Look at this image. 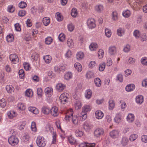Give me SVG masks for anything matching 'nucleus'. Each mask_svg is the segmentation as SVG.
Returning <instances> with one entry per match:
<instances>
[{"mask_svg": "<svg viewBox=\"0 0 147 147\" xmlns=\"http://www.w3.org/2000/svg\"><path fill=\"white\" fill-rule=\"evenodd\" d=\"M105 35L108 37H110L111 36V30L108 29H105Z\"/></svg>", "mask_w": 147, "mask_h": 147, "instance_id": "49", "label": "nucleus"}, {"mask_svg": "<svg viewBox=\"0 0 147 147\" xmlns=\"http://www.w3.org/2000/svg\"><path fill=\"white\" fill-rule=\"evenodd\" d=\"M128 141V140L127 138L124 137L122 139L121 143L123 146H125L127 144Z\"/></svg>", "mask_w": 147, "mask_h": 147, "instance_id": "38", "label": "nucleus"}, {"mask_svg": "<svg viewBox=\"0 0 147 147\" xmlns=\"http://www.w3.org/2000/svg\"><path fill=\"white\" fill-rule=\"evenodd\" d=\"M18 107L19 109L22 110H24L26 108L24 104L20 102L18 103Z\"/></svg>", "mask_w": 147, "mask_h": 147, "instance_id": "50", "label": "nucleus"}, {"mask_svg": "<svg viewBox=\"0 0 147 147\" xmlns=\"http://www.w3.org/2000/svg\"><path fill=\"white\" fill-rule=\"evenodd\" d=\"M67 44L69 47L72 48L74 46V43L73 42L72 39L68 38L67 41Z\"/></svg>", "mask_w": 147, "mask_h": 147, "instance_id": "25", "label": "nucleus"}, {"mask_svg": "<svg viewBox=\"0 0 147 147\" xmlns=\"http://www.w3.org/2000/svg\"><path fill=\"white\" fill-rule=\"evenodd\" d=\"M52 39L50 37H48L45 39V43L47 45H49L52 42Z\"/></svg>", "mask_w": 147, "mask_h": 147, "instance_id": "44", "label": "nucleus"}, {"mask_svg": "<svg viewBox=\"0 0 147 147\" xmlns=\"http://www.w3.org/2000/svg\"><path fill=\"white\" fill-rule=\"evenodd\" d=\"M109 109L110 110H112L115 107V103L113 100H110L109 102Z\"/></svg>", "mask_w": 147, "mask_h": 147, "instance_id": "27", "label": "nucleus"}, {"mask_svg": "<svg viewBox=\"0 0 147 147\" xmlns=\"http://www.w3.org/2000/svg\"><path fill=\"white\" fill-rule=\"evenodd\" d=\"M71 14L72 17H76L78 14L77 9L76 8H73L71 10Z\"/></svg>", "mask_w": 147, "mask_h": 147, "instance_id": "36", "label": "nucleus"}, {"mask_svg": "<svg viewBox=\"0 0 147 147\" xmlns=\"http://www.w3.org/2000/svg\"><path fill=\"white\" fill-rule=\"evenodd\" d=\"M31 129L32 131L34 132L36 131V124L35 122H32L31 126Z\"/></svg>", "mask_w": 147, "mask_h": 147, "instance_id": "53", "label": "nucleus"}, {"mask_svg": "<svg viewBox=\"0 0 147 147\" xmlns=\"http://www.w3.org/2000/svg\"><path fill=\"white\" fill-rule=\"evenodd\" d=\"M95 20L93 19H89L87 21V25L89 28L92 29L96 26Z\"/></svg>", "mask_w": 147, "mask_h": 147, "instance_id": "7", "label": "nucleus"}, {"mask_svg": "<svg viewBox=\"0 0 147 147\" xmlns=\"http://www.w3.org/2000/svg\"><path fill=\"white\" fill-rule=\"evenodd\" d=\"M122 14L124 17L128 18L130 14V11L128 10H126Z\"/></svg>", "mask_w": 147, "mask_h": 147, "instance_id": "46", "label": "nucleus"}, {"mask_svg": "<svg viewBox=\"0 0 147 147\" xmlns=\"http://www.w3.org/2000/svg\"><path fill=\"white\" fill-rule=\"evenodd\" d=\"M46 96L48 97H50L53 94V89L51 88L47 87L45 90Z\"/></svg>", "mask_w": 147, "mask_h": 147, "instance_id": "9", "label": "nucleus"}, {"mask_svg": "<svg viewBox=\"0 0 147 147\" xmlns=\"http://www.w3.org/2000/svg\"><path fill=\"white\" fill-rule=\"evenodd\" d=\"M90 109V107L89 105L84 106L82 109V112L80 115V117H82V120L83 121L86 118L87 115L86 113L89 111Z\"/></svg>", "mask_w": 147, "mask_h": 147, "instance_id": "2", "label": "nucleus"}, {"mask_svg": "<svg viewBox=\"0 0 147 147\" xmlns=\"http://www.w3.org/2000/svg\"><path fill=\"white\" fill-rule=\"evenodd\" d=\"M105 63L103 62L99 65V70L101 71H103L105 69Z\"/></svg>", "mask_w": 147, "mask_h": 147, "instance_id": "31", "label": "nucleus"}, {"mask_svg": "<svg viewBox=\"0 0 147 147\" xmlns=\"http://www.w3.org/2000/svg\"><path fill=\"white\" fill-rule=\"evenodd\" d=\"M109 54L111 55H114L116 54V49L115 46H112L109 47Z\"/></svg>", "mask_w": 147, "mask_h": 147, "instance_id": "12", "label": "nucleus"}, {"mask_svg": "<svg viewBox=\"0 0 147 147\" xmlns=\"http://www.w3.org/2000/svg\"><path fill=\"white\" fill-rule=\"evenodd\" d=\"M56 18L57 20L59 21H62L63 19L62 16L60 13L59 12H57L56 13Z\"/></svg>", "mask_w": 147, "mask_h": 147, "instance_id": "48", "label": "nucleus"}, {"mask_svg": "<svg viewBox=\"0 0 147 147\" xmlns=\"http://www.w3.org/2000/svg\"><path fill=\"white\" fill-rule=\"evenodd\" d=\"M19 74L20 78L21 79H23L24 76V70L22 69L20 70L19 72Z\"/></svg>", "mask_w": 147, "mask_h": 147, "instance_id": "51", "label": "nucleus"}, {"mask_svg": "<svg viewBox=\"0 0 147 147\" xmlns=\"http://www.w3.org/2000/svg\"><path fill=\"white\" fill-rule=\"evenodd\" d=\"M58 109L57 107H53L50 109L51 113L52 116L56 117L58 115Z\"/></svg>", "mask_w": 147, "mask_h": 147, "instance_id": "11", "label": "nucleus"}, {"mask_svg": "<svg viewBox=\"0 0 147 147\" xmlns=\"http://www.w3.org/2000/svg\"><path fill=\"white\" fill-rule=\"evenodd\" d=\"M19 7L21 8H25L27 5L26 3L24 2H21L19 4Z\"/></svg>", "mask_w": 147, "mask_h": 147, "instance_id": "58", "label": "nucleus"}, {"mask_svg": "<svg viewBox=\"0 0 147 147\" xmlns=\"http://www.w3.org/2000/svg\"><path fill=\"white\" fill-rule=\"evenodd\" d=\"M123 78L122 75L120 74H118L117 77V80L119 81L120 82H122L123 81Z\"/></svg>", "mask_w": 147, "mask_h": 147, "instance_id": "52", "label": "nucleus"}, {"mask_svg": "<svg viewBox=\"0 0 147 147\" xmlns=\"http://www.w3.org/2000/svg\"><path fill=\"white\" fill-rule=\"evenodd\" d=\"M112 17L113 19L114 20H117V14L116 12H113L112 13Z\"/></svg>", "mask_w": 147, "mask_h": 147, "instance_id": "59", "label": "nucleus"}, {"mask_svg": "<svg viewBox=\"0 0 147 147\" xmlns=\"http://www.w3.org/2000/svg\"><path fill=\"white\" fill-rule=\"evenodd\" d=\"M138 135L136 134H132L129 138V140L131 141H133L135 140L137 138Z\"/></svg>", "mask_w": 147, "mask_h": 147, "instance_id": "57", "label": "nucleus"}, {"mask_svg": "<svg viewBox=\"0 0 147 147\" xmlns=\"http://www.w3.org/2000/svg\"><path fill=\"white\" fill-rule=\"evenodd\" d=\"M141 62L142 64L147 65V58L145 57L142 59L141 60Z\"/></svg>", "mask_w": 147, "mask_h": 147, "instance_id": "64", "label": "nucleus"}, {"mask_svg": "<svg viewBox=\"0 0 147 147\" xmlns=\"http://www.w3.org/2000/svg\"><path fill=\"white\" fill-rule=\"evenodd\" d=\"M94 82L95 85L98 87H99L101 84V81L100 78H96L94 80Z\"/></svg>", "mask_w": 147, "mask_h": 147, "instance_id": "30", "label": "nucleus"}, {"mask_svg": "<svg viewBox=\"0 0 147 147\" xmlns=\"http://www.w3.org/2000/svg\"><path fill=\"white\" fill-rule=\"evenodd\" d=\"M124 33V30L121 28H119L117 30V34L119 36H122Z\"/></svg>", "mask_w": 147, "mask_h": 147, "instance_id": "42", "label": "nucleus"}, {"mask_svg": "<svg viewBox=\"0 0 147 147\" xmlns=\"http://www.w3.org/2000/svg\"><path fill=\"white\" fill-rule=\"evenodd\" d=\"M6 40L8 42H11L13 40V36L12 34H9L6 37Z\"/></svg>", "mask_w": 147, "mask_h": 147, "instance_id": "41", "label": "nucleus"}, {"mask_svg": "<svg viewBox=\"0 0 147 147\" xmlns=\"http://www.w3.org/2000/svg\"><path fill=\"white\" fill-rule=\"evenodd\" d=\"M78 116L77 115L73 116V113L71 112L70 115H67L65 119L67 121L70 120V119L71 118V120L73 124L76 125L78 123Z\"/></svg>", "mask_w": 147, "mask_h": 147, "instance_id": "3", "label": "nucleus"}, {"mask_svg": "<svg viewBox=\"0 0 147 147\" xmlns=\"http://www.w3.org/2000/svg\"><path fill=\"white\" fill-rule=\"evenodd\" d=\"M84 57V54L82 52H80L76 54V58L78 60L82 59Z\"/></svg>", "mask_w": 147, "mask_h": 147, "instance_id": "28", "label": "nucleus"}, {"mask_svg": "<svg viewBox=\"0 0 147 147\" xmlns=\"http://www.w3.org/2000/svg\"><path fill=\"white\" fill-rule=\"evenodd\" d=\"M9 59L12 63L16 64L19 61L18 56L15 54H11L9 56Z\"/></svg>", "mask_w": 147, "mask_h": 147, "instance_id": "8", "label": "nucleus"}, {"mask_svg": "<svg viewBox=\"0 0 147 147\" xmlns=\"http://www.w3.org/2000/svg\"><path fill=\"white\" fill-rule=\"evenodd\" d=\"M96 117L98 119H101L103 117V113L99 110L96 111L95 113Z\"/></svg>", "mask_w": 147, "mask_h": 147, "instance_id": "14", "label": "nucleus"}, {"mask_svg": "<svg viewBox=\"0 0 147 147\" xmlns=\"http://www.w3.org/2000/svg\"><path fill=\"white\" fill-rule=\"evenodd\" d=\"M134 35L136 38H138L140 35V33L138 30H135L134 32Z\"/></svg>", "mask_w": 147, "mask_h": 147, "instance_id": "56", "label": "nucleus"}, {"mask_svg": "<svg viewBox=\"0 0 147 147\" xmlns=\"http://www.w3.org/2000/svg\"><path fill=\"white\" fill-rule=\"evenodd\" d=\"M104 133V131L102 129L97 128L94 131V136L97 138L100 137Z\"/></svg>", "mask_w": 147, "mask_h": 147, "instance_id": "6", "label": "nucleus"}, {"mask_svg": "<svg viewBox=\"0 0 147 147\" xmlns=\"http://www.w3.org/2000/svg\"><path fill=\"white\" fill-rule=\"evenodd\" d=\"M9 143L12 146H15L17 145L19 142L18 139L15 136L10 137L8 139Z\"/></svg>", "mask_w": 147, "mask_h": 147, "instance_id": "5", "label": "nucleus"}, {"mask_svg": "<svg viewBox=\"0 0 147 147\" xmlns=\"http://www.w3.org/2000/svg\"><path fill=\"white\" fill-rule=\"evenodd\" d=\"M118 132L116 130H113L110 133V135L111 137L113 138H115L118 136Z\"/></svg>", "mask_w": 147, "mask_h": 147, "instance_id": "16", "label": "nucleus"}, {"mask_svg": "<svg viewBox=\"0 0 147 147\" xmlns=\"http://www.w3.org/2000/svg\"><path fill=\"white\" fill-rule=\"evenodd\" d=\"M103 9V7L102 5H100L96 6L95 7V10L98 13L100 12Z\"/></svg>", "mask_w": 147, "mask_h": 147, "instance_id": "40", "label": "nucleus"}, {"mask_svg": "<svg viewBox=\"0 0 147 147\" xmlns=\"http://www.w3.org/2000/svg\"><path fill=\"white\" fill-rule=\"evenodd\" d=\"M74 67L78 72H80L82 69V66L79 63H76L74 64Z\"/></svg>", "mask_w": 147, "mask_h": 147, "instance_id": "19", "label": "nucleus"}, {"mask_svg": "<svg viewBox=\"0 0 147 147\" xmlns=\"http://www.w3.org/2000/svg\"><path fill=\"white\" fill-rule=\"evenodd\" d=\"M65 88V86L61 83H59L56 86V88L59 91H61Z\"/></svg>", "mask_w": 147, "mask_h": 147, "instance_id": "13", "label": "nucleus"}, {"mask_svg": "<svg viewBox=\"0 0 147 147\" xmlns=\"http://www.w3.org/2000/svg\"><path fill=\"white\" fill-rule=\"evenodd\" d=\"M130 46L128 45H127L124 48L123 50L125 52H127L130 51Z\"/></svg>", "mask_w": 147, "mask_h": 147, "instance_id": "61", "label": "nucleus"}, {"mask_svg": "<svg viewBox=\"0 0 147 147\" xmlns=\"http://www.w3.org/2000/svg\"><path fill=\"white\" fill-rule=\"evenodd\" d=\"M135 85L131 84L127 85L125 88L127 92H130L133 90L135 88Z\"/></svg>", "mask_w": 147, "mask_h": 147, "instance_id": "18", "label": "nucleus"}, {"mask_svg": "<svg viewBox=\"0 0 147 147\" xmlns=\"http://www.w3.org/2000/svg\"><path fill=\"white\" fill-rule=\"evenodd\" d=\"M92 127L91 125L87 122H85L83 124L84 129L86 131H88Z\"/></svg>", "mask_w": 147, "mask_h": 147, "instance_id": "15", "label": "nucleus"}, {"mask_svg": "<svg viewBox=\"0 0 147 147\" xmlns=\"http://www.w3.org/2000/svg\"><path fill=\"white\" fill-rule=\"evenodd\" d=\"M14 26L15 29L16 30L18 31H21V29L20 28V26L19 23H16L15 24Z\"/></svg>", "mask_w": 147, "mask_h": 147, "instance_id": "60", "label": "nucleus"}, {"mask_svg": "<svg viewBox=\"0 0 147 147\" xmlns=\"http://www.w3.org/2000/svg\"><path fill=\"white\" fill-rule=\"evenodd\" d=\"M58 38L60 41L63 42L65 39V36L63 34H61L59 35Z\"/></svg>", "mask_w": 147, "mask_h": 147, "instance_id": "55", "label": "nucleus"}, {"mask_svg": "<svg viewBox=\"0 0 147 147\" xmlns=\"http://www.w3.org/2000/svg\"><path fill=\"white\" fill-rule=\"evenodd\" d=\"M72 73L71 72H68L65 74L64 77L65 79L68 80L72 78Z\"/></svg>", "mask_w": 147, "mask_h": 147, "instance_id": "32", "label": "nucleus"}, {"mask_svg": "<svg viewBox=\"0 0 147 147\" xmlns=\"http://www.w3.org/2000/svg\"><path fill=\"white\" fill-rule=\"evenodd\" d=\"M42 22L45 26H47L50 22V19L48 17H45L43 19Z\"/></svg>", "mask_w": 147, "mask_h": 147, "instance_id": "22", "label": "nucleus"}, {"mask_svg": "<svg viewBox=\"0 0 147 147\" xmlns=\"http://www.w3.org/2000/svg\"><path fill=\"white\" fill-rule=\"evenodd\" d=\"M98 57L100 59L102 58L103 56L104 51L102 50H100L98 51Z\"/></svg>", "mask_w": 147, "mask_h": 147, "instance_id": "54", "label": "nucleus"}, {"mask_svg": "<svg viewBox=\"0 0 147 147\" xmlns=\"http://www.w3.org/2000/svg\"><path fill=\"white\" fill-rule=\"evenodd\" d=\"M69 142L71 144H75L76 143V140L74 138L71 136H69L68 138Z\"/></svg>", "mask_w": 147, "mask_h": 147, "instance_id": "29", "label": "nucleus"}, {"mask_svg": "<svg viewBox=\"0 0 147 147\" xmlns=\"http://www.w3.org/2000/svg\"><path fill=\"white\" fill-rule=\"evenodd\" d=\"M82 106L81 102L79 101H77L75 105V107L76 110L80 109Z\"/></svg>", "mask_w": 147, "mask_h": 147, "instance_id": "33", "label": "nucleus"}, {"mask_svg": "<svg viewBox=\"0 0 147 147\" xmlns=\"http://www.w3.org/2000/svg\"><path fill=\"white\" fill-rule=\"evenodd\" d=\"M136 101L138 103L141 104L143 101V97L142 95H139L136 96Z\"/></svg>", "mask_w": 147, "mask_h": 147, "instance_id": "26", "label": "nucleus"}, {"mask_svg": "<svg viewBox=\"0 0 147 147\" xmlns=\"http://www.w3.org/2000/svg\"><path fill=\"white\" fill-rule=\"evenodd\" d=\"M127 119L128 122L129 123L133 122L134 119V114L131 113L129 114L127 117Z\"/></svg>", "mask_w": 147, "mask_h": 147, "instance_id": "17", "label": "nucleus"}, {"mask_svg": "<svg viewBox=\"0 0 147 147\" xmlns=\"http://www.w3.org/2000/svg\"><path fill=\"white\" fill-rule=\"evenodd\" d=\"M87 78H93L94 76V74L92 72L88 71L86 75Z\"/></svg>", "mask_w": 147, "mask_h": 147, "instance_id": "45", "label": "nucleus"}, {"mask_svg": "<svg viewBox=\"0 0 147 147\" xmlns=\"http://www.w3.org/2000/svg\"><path fill=\"white\" fill-rule=\"evenodd\" d=\"M98 47L96 43H92L89 46L90 50L91 51L95 50Z\"/></svg>", "mask_w": 147, "mask_h": 147, "instance_id": "24", "label": "nucleus"}, {"mask_svg": "<svg viewBox=\"0 0 147 147\" xmlns=\"http://www.w3.org/2000/svg\"><path fill=\"white\" fill-rule=\"evenodd\" d=\"M29 111L33 113L34 114H36L39 113V111L35 107H30L28 108Z\"/></svg>", "mask_w": 147, "mask_h": 147, "instance_id": "21", "label": "nucleus"}, {"mask_svg": "<svg viewBox=\"0 0 147 147\" xmlns=\"http://www.w3.org/2000/svg\"><path fill=\"white\" fill-rule=\"evenodd\" d=\"M16 113L13 111H11L9 113H8V115L10 118H12L16 116Z\"/></svg>", "mask_w": 147, "mask_h": 147, "instance_id": "34", "label": "nucleus"}, {"mask_svg": "<svg viewBox=\"0 0 147 147\" xmlns=\"http://www.w3.org/2000/svg\"><path fill=\"white\" fill-rule=\"evenodd\" d=\"M42 112L45 114H48L50 112V109L48 107H44L42 108Z\"/></svg>", "mask_w": 147, "mask_h": 147, "instance_id": "23", "label": "nucleus"}, {"mask_svg": "<svg viewBox=\"0 0 147 147\" xmlns=\"http://www.w3.org/2000/svg\"><path fill=\"white\" fill-rule=\"evenodd\" d=\"M74 27L72 24L70 23L68 25V30L71 32L74 29Z\"/></svg>", "mask_w": 147, "mask_h": 147, "instance_id": "62", "label": "nucleus"}, {"mask_svg": "<svg viewBox=\"0 0 147 147\" xmlns=\"http://www.w3.org/2000/svg\"><path fill=\"white\" fill-rule=\"evenodd\" d=\"M24 67V69L26 70H28L29 69L30 67V64L27 63H25L23 64Z\"/></svg>", "mask_w": 147, "mask_h": 147, "instance_id": "63", "label": "nucleus"}, {"mask_svg": "<svg viewBox=\"0 0 147 147\" xmlns=\"http://www.w3.org/2000/svg\"><path fill=\"white\" fill-rule=\"evenodd\" d=\"M91 96L92 92L91 90L89 89L87 90L86 94L85 95V97L86 98L89 99L91 98Z\"/></svg>", "mask_w": 147, "mask_h": 147, "instance_id": "37", "label": "nucleus"}, {"mask_svg": "<svg viewBox=\"0 0 147 147\" xmlns=\"http://www.w3.org/2000/svg\"><path fill=\"white\" fill-rule=\"evenodd\" d=\"M36 142L39 147H44L46 145L47 141L43 137L39 136L37 137Z\"/></svg>", "mask_w": 147, "mask_h": 147, "instance_id": "1", "label": "nucleus"}, {"mask_svg": "<svg viewBox=\"0 0 147 147\" xmlns=\"http://www.w3.org/2000/svg\"><path fill=\"white\" fill-rule=\"evenodd\" d=\"M83 132L80 131L79 129H77L75 131V134L77 137H81L83 135Z\"/></svg>", "mask_w": 147, "mask_h": 147, "instance_id": "35", "label": "nucleus"}, {"mask_svg": "<svg viewBox=\"0 0 147 147\" xmlns=\"http://www.w3.org/2000/svg\"><path fill=\"white\" fill-rule=\"evenodd\" d=\"M67 97L66 96L65 94H61L59 97L60 102L63 104H65L67 102Z\"/></svg>", "mask_w": 147, "mask_h": 147, "instance_id": "10", "label": "nucleus"}, {"mask_svg": "<svg viewBox=\"0 0 147 147\" xmlns=\"http://www.w3.org/2000/svg\"><path fill=\"white\" fill-rule=\"evenodd\" d=\"M33 92L30 89H28L26 90V95L28 97H30L32 95Z\"/></svg>", "mask_w": 147, "mask_h": 147, "instance_id": "43", "label": "nucleus"}, {"mask_svg": "<svg viewBox=\"0 0 147 147\" xmlns=\"http://www.w3.org/2000/svg\"><path fill=\"white\" fill-rule=\"evenodd\" d=\"M6 105V101L5 99L2 98L0 100V105L2 107H4Z\"/></svg>", "mask_w": 147, "mask_h": 147, "instance_id": "39", "label": "nucleus"}, {"mask_svg": "<svg viewBox=\"0 0 147 147\" xmlns=\"http://www.w3.org/2000/svg\"><path fill=\"white\" fill-rule=\"evenodd\" d=\"M46 129L47 131H50L53 134V140L52 143L55 144L56 141V133H54L53 131H52L53 130V127L50 126V125H48L46 126Z\"/></svg>", "mask_w": 147, "mask_h": 147, "instance_id": "4", "label": "nucleus"}, {"mask_svg": "<svg viewBox=\"0 0 147 147\" xmlns=\"http://www.w3.org/2000/svg\"><path fill=\"white\" fill-rule=\"evenodd\" d=\"M6 89L8 93H11L14 90V88L12 86L7 85L6 87Z\"/></svg>", "mask_w": 147, "mask_h": 147, "instance_id": "20", "label": "nucleus"}, {"mask_svg": "<svg viewBox=\"0 0 147 147\" xmlns=\"http://www.w3.org/2000/svg\"><path fill=\"white\" fill-rule=\"evenodd\" d=\"M32 59L34 60H38V55L36 53H33L31 55Z\"/></svg>", "mask_w": 147, "mask_h": 147, "instance_id": "47", "label": "nucleus"}]
</instances>
